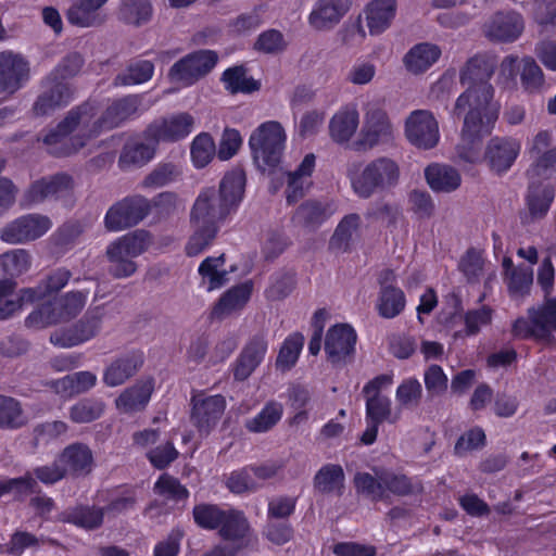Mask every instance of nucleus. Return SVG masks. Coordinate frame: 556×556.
Segmentation results:
<instances>
[{
	"instance_id": "1",
	"label": "nucleus",
	"mask_w": 556,
	"mask_h": 556,
	"mask_svg": "<svg viewBox=\"0 0 556 556\" xmlns=\"http://www.w3.org/2000/svg\"><path fill=\"white\" fill-rule=\"evenodd\" d=\"M496 58L479 53L470 58L459 73V81L466 89L454 104L455 113L466 109L500 113V104L494 101V87L490 84L495 68Z\"/></svg>"
},
{
	"instance_id": "2",
	"label": "nucleus",
	"mask_w": 556,
	"mask_h": 556,
	"mask_svg": "<svg viewBox=\"0 0 556 556\" xmlns=\"http://www.w3.org/2000/svg\"><path fill=\"white\" fill-rule=\"evenodd\" d=\"M231 212L216 189L206 188L201 191L190 212L193 233L186 245L187 255L197 256L210 247L218 233L219 224Z\"/></svg>"
},
{
	"instance_id": "3",
	"label": "nucleus",
	"mask_w": 556,
	"mask_h": 556,
	"mask_svg": "<svg viewBox=\"0 0 556 556\" xmlns=\"http://www.w3.org/2000/svg\"><path fill=\"white\" fill-rule=\"evenodd\" d=\"M500 113L494 111H479L466 109L463 113H455L453 117L462 118L459 141L455 147L456 157L459 162L473 164L480 160L482 140L490 135Z\"/></svg>"
},
{
	"instance_id": "4",
	"label": "nucleus",
	"mask_w": 556,
	"mask_h": 556,
	"mask_svg": "<svg viewBox=\"0 0 556 556\" xmlns=\"http://www.w3.org/2000/svg\"><path fill=\"white\" fill-rule=\"evenodd\" d=\"M286 135L278 122H266L251 135L249 146L256 167L269 176L280 170Z\"/></svg>"
},
{
	"instance_id": "5",
	"label": "nucleus",
	"mask_w": 556,
	"mask_h": 556,
	"mask_svg": "<svg viewBox=\"0 0 556 556\" xmlns=\"http://www.w3.org/2000/svg\"><path fill=\"white\" fill-rule=\"evenodd\" d=\"M400 178L401 167L397 161L379 156L369 161L361 174L352 179V188L359 198L368 199L377 191L394 188Z\"/></svg>"
},
{
	"instance_id": "6",
	"label": "nucleus",
	"mask_w": 556,
	"mask_h": 556,
	"mask_svg": "<svg viewBox=\"0 0 556 556\" xmlns=\"http://www.w3.org/2000/svg\"><path fill=\"white\" fill-rule=\"evenodd\" d=\"M86 301L87 295L81 291H71L55 296L30 313L25 324L30 328H45L70 321L83 311Z\"/></svg>"
},
{
	"instance_id": "7",
	"label": "nucleus",
	"mask_w": 556,
	"mask_h": 556,
	"mask_svg": "<svg viewBox=\"0 0 556 556\" xmlns=\"http://www.w3.org/2000/svg\"><path fill=\"white\" fill-rule=\"evenodd\" d=\"M62 128H66L71 132L79 149L105 131L101 116H98V106L90 101L71 109L62 119Z\"/></svg>"
},
{
	"instance_id": "8",
	"label": "nucleus",
	"mask_w": 556,
	"mask_h": 556,
	"mask_svg": "<svg viewBox=\"0 0 556 556\" xmlns=\"http://www.w3.org/2000/svg\"><path fill=\"white\" fill-rule=\"evenodd\" d=\"M218 54L213 50H199L175 62L168 71V78L181 86H191L206 76L217 64Z\"/></svg>"
},
{
	"instance_id": "9",
	"label": "nucleus",
	"mask_w": 556,
	"mask_h": 556,
	"mask_svg": "<svg viewBox=\"0 0 556 556\" xmlns=\"http://www.w3.org/2000/svg\"><path fill=\"white\" fill-rule=\"evenodd\" d=\"M404 135L417 149H433L440 140L439 123L431 111L415 110L405 119Z\"/></svg>"
},
{
	"instance_id": "10",
	"label": "nucleus",
	"mask_w": 556,
	"mask_h": 556,
	"mask_svg": "<svg viewBox=\"0 0 556 556\" xmlns=\"http://www.w3.org/2000/svg\"><path fill=\"white\" fill-rule=\"evenodd\" d=\"M151 210V201L147 198L127 197L109 208L104 218L105 227L111 231L132 227L144 219Z\"/></svg>"
},
{
	"instance_id": "11",
	"label": "nucleus",
	"mask_w": 556,
	"mask_h": 556,
	"mask_svg": "<svg viewBox=\"0 0 556 556\" xmlns=\"http://www.w3.org/2000/svg\"><path fill=\"white\" fill-rule=\"evenodd\" d=\"M105 317L104 305H97L87 309L85 315L64 333H53L51 342L62 346H74L98 336Z\"/></svg>"
},
{
	"instance_id": "12",
	"label": "nucleus",
	"mask_w": 556,
	"mask_h": 556,
	"mask_svg": "<svg viewBox=\"0 0 556 556\" xmlns=\"http://www.w3.org/2000/svg\"><path fill=\"white\" fill-rule=\"evenodd\" d=\"M51 227L49 217L27 214L8 223L0 230V239L8 244H21L42 237Z\"/></svg>"
},
{
	"instance_id": "13",
	"label": "nucleus",
	"mask_w": 556,
	"mask_h": 556,
	"mask_svg": "<svg viewBox=\"0 0 556 556\" xmlns=\"http://www.w3.org/2000/svg\"><path fill=\"white\" fill-rule=\"evenodd\" d=\"M393 135V125L386 110L378 103H367L358 143L365 149H372L381 142L391 140Z\"/></svg>"
},
{
	"instance_id": "14",
	"label": "nucleus",
	"mask_w": 556,
	"mask_h": 556,
	"mask_svg": "<svg viewBox=\"0 0 556 556\" xmlns=\"http://www.w3.org/2000/svg\"><path fill=\"white\" fill-rule=\"evenodd\" d=\"M356 340V332L346 324L334 325L327 331L325 352L332 366L342 367L353 361Z\"/></svg>"
},
{
	"instance_id": "15",
	"label": "nucleus",
	"mask_w": 556,
	"mask_h": 556,
	"mask_svg": "<svg viewBox=\"0 0 556 556\" xmlns=\"http://www.w3.org/2000/svg\"><path fill=\"white\" fill-rule=\"evenodd\" d=\"M194 126V117L187 113H178L152 122L143 135L146 140L159 143L160 141L174 142L189 136Z\"/></svg>"
},
{
	"instance_id": "16",
	"label": "nucleus",
	"mask_w": 556,
	"mask_h": 556,
	"mask_svg": "<svg viewBox=\"0 0 556 556\" xmlns=\"http://www.w3.org/2000/svg\"><path fill=\"white\" fill-rule=\"evenodd\" d=\"M75 188L73 177L66 173L43 177L34 181L24 194L27 204L41 203L70 194Z\"/></svg>"
},
{
	"instance_id": "17",
	"label": "nucleus",
	"mask_w": 556,
	"mask_h": 556,
	"mask_svg": "<svg viewBox=\"0 0 556 556\" xmlns=\"http://www.w3.org/2000/svg\"><path fill=\"white\" fill-rule=\"evenodd\" d=\"M191 403V420L193 425L200 432L210 433L225 412V397L222 395L199 394L192 397Z\"/></svg>"
},
{
	"instance_id": "18",
	"label": "nucleus",
	"mask_w": 556,
	"mask_h": 556,
	"mask_svg": "<svg viewBox=\"0 0 556 556\" xmlns=\"http://www.w3.org/2000/svg\"><path fill=\"white\" fill-rule=\"evenodd\" d=\"M523 29V18L517 12H496L483 25L484 36L493 42H513Z\"/></svg>"
},
{
	"instance_id": "19",
	"label": "nucleus",
	"mask_w": 556,
	"mask_h": 556,
	"mask_svg": "<svg viewBox=\"0 0 556 556\" xmlns=\"http://www.w3.org/2000/svg\"><path fill=\"white\" fill-rule=\"evenodd\" d=\"M520 152V143L510 137H493L485 147L483 160L496 174L507 172Z\"/></svg>"
},
{
	"instance_id": "20",
	"label": "nucleus",
	"mask_w": 556,
	"mask_h": 556,
	"mask_svg": "<svg viewBox=\"0 0 556 556\" xmlns=\"http://www.w3.org/2000/svg\"><path fill=\"white\" fill-rule=\"evenodd\" d=\"M28 77V63L21 55L10 51L0 53V92H15Z\"/></svg>"
},
{
	"instance_id": "21",
	"label": "nucleus",
	"mask_w": 556,
	"mask_h": 556,
	"mask_svg": "<svg viewBox=\"0 0 556 556\" xmlns=\"http://www.w3.org/2000/svg\"><path fill=\"white\" fill-rule=\"evenodd\" d=\"M143 362V353L138 350L119 355L104 369L103 382L112 388L124 384L139 371Z\"/></svg>"
},
{
	"instance_id": "22",
	"label": "nucleus",
	"mask_w": 556,
	"mask_h": 556,
	"mask_svg": "<svg viewBox=\"0 0 556 556\" xmlns=\"http://www.w3.org/2000/svg\"><path fill=\"white\" fill-rule=\"evenodd\" d=\"M315 155L308 153L304 156L295 170L283 172L280 166V170L276 172V174L280 176H287L286 199L289 204L295 203L303 198L306 190L311 187V177L315 168Z\"/></svg>"
},
{
	"instance_id": "23",
	"label": "nucleus",
	"mask_w": 556,
	"mask_h": 556,
	"mask_svg": "<svg viewBox=\"0 0 556 556\" xmlns=\"http://www.w3.org/2000/svg\"><path fill=\"white\" fill-rule=\"evenodd\" d=\"M352 0H319L308 16V23L317 30L330 29L350 11Z\"/></svg>"
},
{
	"instance_id": "24",
	"label": "nucleus",
	"mask_w": 556,
	"mask_h": 556,
	"mask_svg": "<svg viewBox=\"0 0 556 556\" xmlns=\"http://www.w3.org/2000/svg\"><path fill=\"white\" fill-rule=\"evenodd\" d=\"M267 340L264 334H256L243 348L237 359L233 376L236 380L248 379L262 363L267 352Z\"/></svg>"
},
{
	"instance_id": "25",
	"label": "nucleus",
	"mask_w": 556,
	"mask_h": 556,
	"mask_svg": "<svg viewBox=\"0 0 556 556\" xmlns=\"http://www.w3.org/2000/svg\"><path fill=\"white\" fill-rule=\"evenodd\" d=\"M65 469V475L83 477L91 472L93 455L91 450L83 443H73L66 446L58 456Z\"/></svg>"
},
{
	"instance_id": "26",
	"label": "nucleus",
	"mask_w": 556,
	"mask_h": 556,
	"mask_svg": "<svg viewBox=\"0 0 556 556\" xmlns=\"http://www.w3.org/2000/svg\"><path fill=\"white\" fill-rule=\"evenodd\" d=\"M105 509L96 505H75L63 510L58 520L72 523L78 528L92 531L103 525Z\"/></svg>"
},
{
	"instance_id": "27",
	"label": "nucleus",
	"mask_w": 556,
	"mask_h": 556,
	"mask_svg": "<svg viewBox=\"0 0 556 556\" xmlns=\"http://www.w3.org/2000/svg\"><path fill=\"white\" fill-rule=\"evenodd\" d=\"M154 386L151 379L140 380L125 389L115 400L116 408L123 414H132L144 409L149 403Z\"/></svg>"
},
{
	"instance_id": "28",
	"label": "nucleus",
	"mask_w": 556,
	"mask_h": 556,
	"mask_svg": "<svg viewBox=\"0 0 556 556\" xmlns=\"http://www.w3.org/2000/svg\"><path fill=\"white\" fill-rule=\"evenodd\" d=\"M46 83L48 85L47 89L38 97L33 106L36 115L50 114L55 109L67 103L72 96L68 84L53 78L49 80V76Z\"/></svg>"
},
{
	"instance_id": "29",
	"label": "nucleus",
	"mask_w": 556,
	"mask_h": 556,
	"mask_svg": "<svg viewBox=\"0 0 556 556\" xmlns=\"http://www.w3.org/2000/svg\"><path fill=\"white\" fill-rule=\"evenodd\" d=\"M362 218L356 213L345 215L337 225L329 239L328 249L333 253L351 251L354 238L361 229Z\"/></svg>"
},
{
	"instance_id": "30",
	"label": "nucleus",
	"mask_w": 556,
	"mask_h": 556,
	"mask_svg": "<svg viewBox=\"0 0 556 556\" xmlns=\"http://www.w3.org/2000/svg\"><path fill=\"white\" fill-rule=\"evenodd\" d=\"M396 12V0H371L365 15L370 35H379L390 27Z\"/></svg>"
},
{
	"instance_id": "31",
	"label": "nucleus",
	"mask_w": 556,
	"mask_h": 556,
	"mask_svg": "<svg viewBox=\"0 0 556 556\" xmlns=\"http://www.w3.org/2000/svg\"><path fill=\"white\" fill-rule=\"evenodd\" d=\"M141 103L140 96L131 94L114 101L100 115L104 130H111L118 127L129 117L135 115Z\"/></svg>"
},
{
	"instance_id": "32",
	"label": "nucleus",
	"mask_w": 556,
	"mask_h": 556,
	"mask_svg": "<svg viewBox=\"0 0 556 556\" xmlns=\"http://www.w3.org/2000/svg\"><path fill=\"white\" fill-rule=\"evenodd\" d=\"M253 290L252 281L237 285L226 291L215 304L213 314L223 318L241 311L249 302Z\"/></svg>"
},
{
	"instance_id": "33",
	"label": "nucleus",
	"mask_w": 556,
	"mask_h": 556,
	"mask_svg": "<svg viewBox=\"0 0 556 556\" xmlns=\"http://www.w3.org/2000/svg\"><path fill=\"white\" fill-rule=\"evenodd\" d=\"M374 472L383 482L384 498L388 492L396 496H409L420 494L424 491L421 482L413 480L403 473H395L381 468H375Z\"/></svg>"
},
{
	"instance_id": "34",
	"label": "nucleus",
	"mask_w": 556,
	"mask_h": 556,
	"mask_svg": "<svg viewBox=\"0 0 556 556\" xmlns=\"http://www.w3.org/2000/svg\"><path fill=\"white\" fill-rule=\"evenodd\" d=\"M428 185L437 192H452L456 190L462 182L458 170L450 165L432 164L425 170Z\"/></svg>"
},
{
	"instance_id": "35",
	"label": "nucleus",
	"mask_w": 556,
	"mask_h": 556,
	"mask_svg": "<svg viewBox=\"0 0 556 556\" xmlns=\"http://www.w3.org/2000/svg\"><path fill=\"white\" fill-rule=\"evenodd\" d=\"M66 18L70 24L83 28L99 27L105 22L101 7L80 0H75L67 9Z\"/></svg>"
},
{
	"instance_id": "36",
	"label": "nucleus",
	"mask_w": 556,
	"mask_h": 556,
	"mask_svg": "<svg viewBox=\"0 0 556 556\" xmlns=\"http://www.w3.org/2000/svg\"><path fill=\"white\" fill-rule=\"evenodd\" d=\"M359 123L355 108L346 106L337 112L329 123L330 137L338 143L348 142L355 134Z\"/></svg>"
},
{
	"instance_id": "37",
	"label": "nucleus",
	"mask_w": 556,
	"mask_h": 556,
	"mask_svg": "<svg viewBox=\"0 0 556 556\" xmlns=\"http://www.w3.org/2000/svg\"><path fill=\"white\" fill-rule=\"evenodd\" d=\"M245 180V173L241 168H233L226 173L220 180L217 193L231 211L236 210L243 198Z\"/></svg>"
},
{
	"instance_id": "38",
	"label": "nucleus",
	"mask_w": 556,
	"mask_h": 556,
	"mask_svg": "<svg viewBox=\"0 0 556 556\" xmlns=\"http://www.w3.org/2000/svg\"><path fill=\"white\" fill-rule=\"evenodd\" d=\"M72 277V273L66 268H56L51 271L36 288L22 290V299L26 302H33L47 294L58 292L63 289Z\"/></svg>"
},
{
	"instance_id": "39",
	"label": "nucleus",
	"mask_w": 556,
	"mask_h": 556,
	"mask_svg": "<svg viewBox=\"0 0 556 556\" xmlns=\"http://www.w3.org/2000/svg\"><path fill=\"white\" fill-rule=\"evenodd\" d=\"M366 418L368 421L396 424L401 419V410L392 409L391 400L381 393L366 395Z\"/></svg>"
},
{
	"instance_id": "40",
	"label": "nucleus",
	"mask_w": 556,
	"mask_h": 556,
	"mask_svg": "<svg viewBox=\"0 0 556 556\" xmlns=\"http://www.w3.org/2000/svg\"><path fill=\"white\" fill-rule=\"evenodd\" d=\"M441 55L438 46L431 43H419L413 47L404 56L406 68L419 74L428 70Z\"/></svg>"
},
{
	"instance_id": "41",
	"label": "nucleus",
	"mask_w": 556,
	"mask_h": 556,
	"mask_svg": "<svg viewBox=\"0 0 556 556\" xmlns=\"http://www.w3.org/2000/svg\"><path fill=\"white\" fill-rule=\"evenodd\" d=\"M344 471L340 465L323 466L314 477V488L321 494L336 493L341 496L344 489Z\"/></svg>"
},
{
	"instance_id": "42",
	"label": "nucleus",
	"mask_w": 556,
	"mask_h": 556,
	"mask_svg": "<svg viewBox=\"0 0 556 556\" xmlns=\"http://www.w3.org/2000/svg\"><path fill=\"white\" fill-rule=\"evenodd\" d=\"M97 383V376L91 371H77L56 380L53 386L56 393L73 396L85 393Z\"/></svg>"
},
{
	"instance_id": "43",
	"label": "nucleus",
	"mask_w": 556,
	"mask_h": 556,
	"mask_svg": "<svg viewBox=\"0 0 556 556\" xmlns=\"http://www.w3.org/2000/svg\"><path fill=\"white\" fill-rule=\"evenodd\" d=\"M530 319L540 332V340H545L551 337V333L556 330V298L547 299L545 303L539 307H530L528 309Z\"/></svg>"
},
{
	"instance_id": "44",
	"label": "nucleus",
	"mask_w": 556,
	"mask_h": 556,
	"mask_svg": "<svg viewBox=\"0 0 556 556\" xmlns=\"http://www.w3.org/2000/svg\"><path fill=\"white\" fill-rule=\"evenodd\" d=\"M48 152L54 156H66L76 153L80 149L76 147L74 138L66 128H62V121L50 130L42 139Z\"/></svg>"
},
{
	"instance_id": "45",
	"label": "nucleus",
	"mask_w": 556,
	"mask_h": 556,
	"mask_svg": "<svg viewBox=\"0 0 556 556\" xmlns=\"http://www.w3.org/2000/svg\"><path fill=\"white\" fill-rule=\"evenodd\" d=\"M327 219L326 206L315 200L303 202L294 212L292 222L306 229H316Z\"/></svg>"
},
{
	"instance_id": "46",
	"label": "nucleus",
	"mask_w": 556,
	"mask_h": 556,
	"mask_svg": "<svg viewBox=\"0 0 556 556\" xmlns=\"http://www.w3.org/2000/svg\"><path fill=\"white\" fill-rule=\"evenodd\" d=\"M31 258L28 251L16 249L0 255V279H12L22 275L30 267Z\"/></svg>"
},
{
	"instance_id": "47",
	"label": "nucleus",
	"mask_w": 556,
	"mask_h": 556,
	"mask_svg": "<svg viewBox=\"0 0 556 556\" xmlns=\"http://www.w3.org/2000/svg\"><path fill=\"white\" fill-rule=\"evenodd\" d=\"M250 531V523L244 514L237 509L225 510L223 523L219 526L218 534L226 541H238L243 539Z\"/></svg>"
},
{
	"instance_id": "48",
	"label": "nucleus",
	"mask_w": 556,
	"mask_h": 556,
	"mask_svg": "<svg viewBox=\"0 0 556 556\" xmlns=\"http://www.w3.org/2000/svg\"><path fill=\"white\" fill-rule=\"evenodd\" d=\"M105 409V404L100 399L84 397L70 408L68 417L75 424H89L99 419Z\"/></svg>"
},
{
	"instance_id": "49",
	"label": "nucleus",
	"mask_w": 556,
	"mask_h": 556,
	"mask_svg": "<svg viewBox=\"0 0 556 556\" xmlns=\"http://www.w3.org/2000/svg\"><path fill=\"white\" fill-rule=\"evenodd\" d=\"M222 79L226 89L232 94L239 92L251 93L257 91L261 87L257 80L247 76V70L242 65L227 68L223 73Z\"/></svg>"
},
{
	"instance_id": "50",
	"label": "nucleus",
	"mask_w": 556,
	"mask_h": 556,
	"mask_svg": "<svg viewBox=\"0 0 556 556\" xmlns=\"http://www.w3.org/2000/svg\"><path fill=\"white\" fill-rule=\"evenodd\" d=\"M27 424L22 405L13 397L0 395V429L15 430Z\"/></svg>"
},
{
	"instance_id": "51",
	"label": "nucleus",
	"mask_w": 556,
	"mask_h": 556,
	"mask_svg": "<svg viewBox=\"0 0 556 556\" xmlns=\"http://www.w3.org/2000/svg\"><path fill=\"white\" fill-rule=\"evenodd\" d=\"M149 142H132L124 147L118 163L122 167L131 165H143L149 162L155 153V146L153 141Z\"/></svg>"
},
{
	"instance_id": "52",
	"label": "nucleus",
	"mask_w": 556,
	"mask_h": 556,
	"mask_svg": "<svg viewBox=\"0 0 556 556\" xmlns=\"http://www.w3.org/2000/svg\"><path fill=\"white\" fill-rule=\"evenodd\" d=\"M119 15L125 23L138 27L151 20L152 4L149 0H124Z\"/></svg>"
},
{
	"instance_id": "53",
	"label": "nucleus",
	"mask_w": 556,
	"mask_h": 556,
	"mask_svg": "<svg viewBox=\"0 0 556 556\" xmlns=\"http://www.w3.org/2000/svg\"><path fill=\"white\" fill-rule=\"evenodd\" d=\"M282 412L280 403L270 401L254 418L247 421L245 427L251 432H266L281 419Z\"/></svg>"
},
{
	"instance_id": "54",
	"label": "nucleus",
	"mask_w": 556,
	"mask_h": 556,
	"mask_svg": "<svg viewBox=\"0 0 556 556\" xmlns=\"http://www.w3.org/2000/svg\"><path fill=\"white\" fill-rule=\"evenodd\" d=\"M556 173V147L535 155V161L527 170L532 185H540L542 180L549 179Z\"/></svg>"
},
{
	"instance_id": "55",
	"label": "nucleus",
	"mask_w": 556,
	"mask_h": 556,
	"mask_svg": "<svg viewBox=\"0 0 556 556\" xmlns=\"http://www.w3.org/2000/svg\"><path fill=\"white\" fill-rule=\"evenodd\" d=\"M554 200V189L551 186L540 187L530 181L527 197L528 208L533 218L543 217Z\"/></svg>"
},
{
	"instance_id": "56",
	"label": "nucleus",
	"mask_w": 556,
	"mask_h": 556,
	"mask_svg": "<svg viewBox=\"0 0 556 556\" xmlns=\"http://www.w3.org/2000/svg\"><path fill=\"white\" fill-rule=\"evenodd\" d=\"M404 292L394 286H387L380 290L378 311L384 318H394L405 307Z\"/></svg>"
},
{
	"instance_id": "57",
	"label": "nucleus",
	"mask_w": 556,
	"mask_h": 556,
	"mask_svg": "<svg viewBox=\"0 0 556 556\" xmlns=\"http://www.w3.org/2000/svg\"><path fill=\"white\" fill-rule=\"evenodd\" d=\"M303 344L304 337L301 333L295 332L288 337L278 353L276 367L282 371L291 369L299 358Z\"/></svg>"
},
{
	"instance_id": "58",
	"label": "nucleus",
	"mask_w": 556,
	"mask_h": 556,
	"mask_svg": "<svg viewBox=\"0 0 556 556\" xmlns=\"http://www.w3.org/2000/svg\"><path fill=\"white\" fill-rule=\"evenodd\" d=\"M154 72L152 62L143 60L128 66L127 71L114 78L115 86H130L148 81Z\"/></svg>"
},
{
	"instance_id": "59",
	"label": "nucleus",
	"mask_w": 556,
	"mask_h": 556,
	"mask_svg": "<svg viewBox=\"0 0 556 556\" xmlns=\"http://www.w3.org/2000/svg\"><path fill=\"white\" fill-rule=\"evenodd\" d=\"M193 520L202 529L216 530L223 523L225 510L215 504H199L192 510Z\"/></svg>"
},
{
	"instance_id": "60",
	"label": "nucleus",
	"mask_w": 556,
	"mask_h": 556,
	"mask_svg": "<svg viewBox=\"0 0 556 556\" xmlns=\"http://www.w3.org/2000/svg\"><path fill=\"white\" fill-rule=\"evenodd\" d=\"M225 264L224 254L217 257H206L199 267V274L208 279V290L224 286L227 281V271L222 269Z\"/></svg>"
},
{
	"instance_id": "61",
	"label": "nucleus",
	"mask_w": 556,
	"mask_h": 556,
	"mask_svg": "<svg viewBox=\"0 0 556 556\" xmlns=\"http://www.w3.org/2000/svg\"><path fill=\"white\" fill-rule=\"evenodd\" d=\"M422 397V387L416 378L404 380L396 389L395 399L397 408L410 409L420 404Z\"/></svg>"
},
{
	"instance_id": "62",
	"label": "nucleus",
	"mask_w": 556,
	"mask_h": 556,
	"mask_svg": "<svg viewBox=\"0 0 556 556\" xmlns=\"http://www.w3.org/2000/svg\"><path fill=\"white\" fill-rule=\"evenodd\" d=\"M520 81L527 92H539L542 89L544 75L534 59L527 56L521 60Z\"/></svg>"
},
{
	"instance_id": "63",
	"label": "nucleus",
	"mask_w": 556,
	"mask_h": 556,
	"mask_svg": "<svg viewBox=\"0 0 556 556\" xmlns=\"http://www.w3.org/2000/svg\"><path fill=\"white\" fill-rule=\"evenodd\" d=\"M154 493L170 501H184L189 496V491L179 480L168 473L160 476L154 484Z\"/></svg>"
},
{
	"instance_id": "64",
	"label": "nucleus",
	"mask_w": 556,
	"mask_h": 556,
	"mask_svg": "<svg viewBox=\"0 0 556 556\" xmlns=\"http://www.w3.org/2000/svg\"><path fill=\"white\" fill-rule=\"evenodd\" d=\"M226 486L233 494L255 492L260 489L250 466L232 471L226 479Z\"/></svg>"
}]
</instances>
